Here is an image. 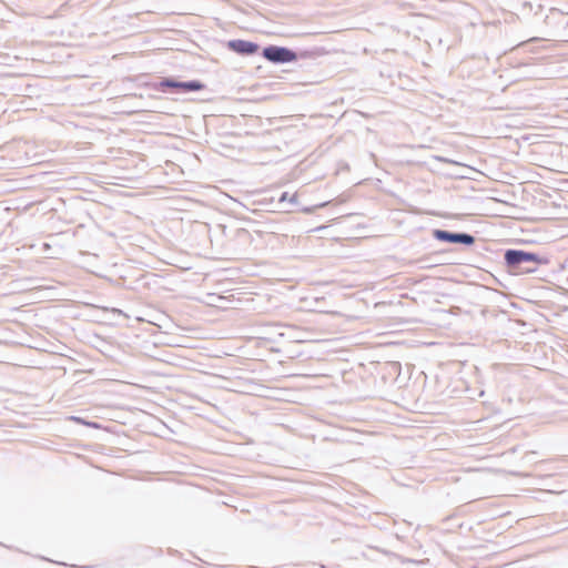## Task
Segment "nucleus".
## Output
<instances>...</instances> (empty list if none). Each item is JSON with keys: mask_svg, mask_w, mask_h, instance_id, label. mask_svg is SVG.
Instances as JSON below:
<instances>
[{"mask_svg": "<svg viewBox=\"0 0 568 568\" xmlns=\"http://www.w3.org/2000/svg\"><path fill=\"white\" fill-rule=\"evenodd\" d=\"M152 90L169 94H186L199 92L206 88L200 80L181 81L173 77L161 78L156 83L151 84Z\"/></svg>", "mask_w": 568, "mask_h": 568, "instance_id": "2", "label": "nucleus"}, {"mask_svg": "<svg viewBox=\"0 0 568 568\" xmlns=\"http://www.w3.org/2000/svg\"><path fill=\"white\" fill-rule=\"evenodd\" d=\"M224 236L227 237V246L235 254L245 253L254 242V234L244 227L235 229L232 234L226 233V226L220 225Z\"/></svg>", "mask_w": 568, "mask_h": 568, "instance_id": "4", "label": "nucleus"}, {"mask_svg": "<svg viewBox=\"0 0 568 568\" xmlns=\"http://www.w3.org/2000/svg\"><path fill=\"white\" fill-rule=\"evenodd\" d=\"M85 426L91 427V428H100V425L97 422L87 420Z\"/></svg>", "mask_w": 568, "mask_h": 568, "instance_id": "10", "label": "nucleus"}, {"mask_svg": "<svg viewBox=\"0 0 568 568\" xmlns=\"http://www.w3.org/2000/svg\"><path fill=\"white\" fill-rule=\"evenodd\" d=\"M71 419L74 420L75 423H79L82 425H85V423H87V420L84 418L79 417V416H72Z\"/></svg>", "mask_w": 568, "mask_h": 568, "instance_id": "9", "label": "nucleus"}, {"mask_svg": "<svg viewBox=\"0 0 568 568\" xmlns=\"http://www.w3.org/2000/svg\"><path fill=\"white\" fill-rule=\"evenodd\" d=\"M254 234L258 237H262V232L261 231H254Z\"/></svg>", "mask_w": 568, "mask_h": 568, "instance_id": "11", "label": "nucleus"}, {"mask_svg": "<svg viewBox=\"0 0 568 568\" xmlns=\"http://www.w3.org/2000/svg\"><path fill=\"white\" fill-rule=\"evenodd\" d=\"M145 77L146 75H139L136 78V80L139 82V85L142 87V88H146V89H151L152 90L151 84L156 83L158 81H144Z\"/></svg>", "mask_w": 568, "mask_h": 568, "instance_id": "8", "label": "nucleus"}, {"mask_svg": "<svg viewBox=\"0 0 568 568\" xmlns=\"http://www.w3.org/2000/svg\"><path fill=\"white\" fill-rule=\"evenodd\" d=\"M433 237L442 243L459 244L469 247L475 244L476 237L466 232H453L448 230L434 229L432 231Z\"/></svg>", "mask_w": 568, "mask_h": 568, "instance_id": "6", "label": "nucleus"}, {"mask_svg": "<svg viewBox=\"0 0 568 568\" xmlns=\"http://www.w3.org/2000/svg\"><path fill=\"white\" fill-rule=\"evenodd\" d=\"M226 48L242 57H252L260 50L258 43L243 39L229 40L226 42Z\"/></svg>", "mask_w": 568, "mask_h": 568, "instance_id": "7", "label": "nucleus"}, {"mask_svg": "<svg viewBox=\"0 0 568 568\" xmlns=\"http://www.w3.org/2000/svg\"><path fill=\"white\" fill-rule=\"evenodd\" d=\"M262 57L274 64H285L295 62L298 54L293 49L282 45L270 44L262 49Z\"/></svg>", "mask_w": 568, "mask_h": 568, "instance_id": "5", "label": "nucleus"}, {"mask_svg": "<svg viewBox=\"0 0 568 568\" xmlns=\"http://www.w3.org/2000/svg\"><path fill=\"white\" fill-rule=\"evenodd\" d=\"M549 263L550 258L547 254L523 248H507L504 252V265L510 275L531 274Z\"/></svg>", "mask_w": 568, "mask_h": 568, "instance_id": "1", "label": "nucleus"}, {"mask_svg": "<svg viewBox=\"0 0 568 568\" xmlns=\"http://www.w3.org/2000/svg\"><path fill=\"white\" fill-rule=\"evenodd\" d=\"M268 201L271 204L274 203L275 209L283 210L285 212L301 211L304 213H313L316 209L324 207L328 204V202H323L313 206H300L297 193L290 194L286 191L281 192L276 199L275 196L270 197Z\"/></svg>", "mask_w": 568, "mask_h": 568, "instance_id": "3", "label": "nucleus"}]
</instances>
